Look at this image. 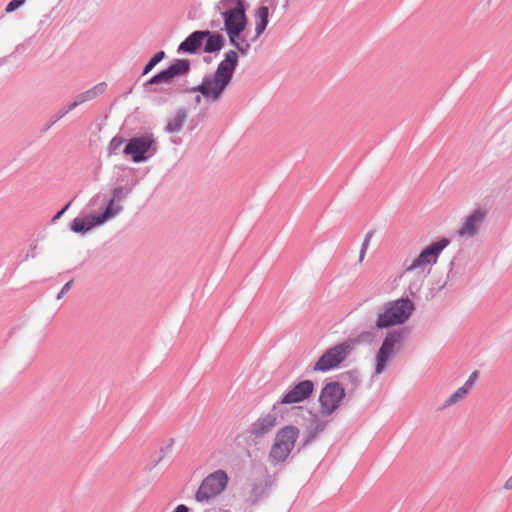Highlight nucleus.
I'll list each match as a JSON object with an SVG mask.
<instances>
[{
	"label": "nucleus",
	"instance_id": "nucleus-2",
	"mask_svg": "<svg viewBox=\"0 0 512 512\" xmlns=\"http://www.w3.org/2000/svg\"><path fill=\"white\" fill-rule=\"evenodd\" d=\"M223 6L221 16L229 42L239 53L246 55L250 50V44L242 37L247 26L244 2L243 0H225Z\"/></svg>",
	"mask_w": 512,
	"mask_h": 512
},
{
	"label": "nucleus",
	"instance_id": "nucleus-8",
	"mask_svg": "<svg viewBox=\"0 0 512 512\" xmlns=\"http://www.w3.org/2000/svg\"><path fill=\"white\" fill-rule=\"evenodd\" d=\"M404 334V329H400L389 332L385 336L382 345L376 355V374H380L385 370L389 359L395 354L396 349L400 346L401 341L404 338Z\"/></svg>",
	"mask_w": 512,
	"mask_h": 512
},
{
	"label": "nucleus",
	"instance_id": "nucleus-14",
	"mask_svg": "<svg viewBox=\"0 0 512 512\" xmlns=\"http://www.w3.org/2000/svg\"><path fill=\"white\" fill-rule=\"evenodd\" d=\"M277 425V416L274 413L266 414L255 420L249 428V433L255 438H260L271 432Z\"/></svg>",
	"mask_w": 512,
	"mask_h": 512
},
{
	"label": "nucleus",
	"instance_id": "nucleus-16",
	"mask_svg": "<svg viewBox=\"0 0 512 512\" xmlns=\"http://www.w3.org/2000/svg\"><path fill=\"white\" fill-rule=\"evenodd\" d=\"M209 35V31H195L190 34L180 45L178 51L194 54L202 46L204 39Z\"/></svg>",
	"mask_w": 512,
	"mask_h": 512
},
{
	"label": "nucleus",
	"instance_id": "nucleus-12",
	"mask_svg": "<svg viewBox=\"0 0 512 512\" xmlns=\"http://www.w3.org/2000/svg\"><path fill=\"white\" fill-rule=\"evenodd\" d=\"M314 391V383L310 380H304L296 384L281 399V404H295L309 398Z\"/></svg>",
	"mask_w": 512,
	"mask_h": 512
},
{
	"label": "nucleus",
	"instance_id": "nucleus-17",
	"mask_svg": "<svg viewBox=\"0 0 512 512\" xmlns=\"http://www.w3.org/2000/svg\"><path fill=\"white\" fill-rule=\"evenodd\" d=\"M269 19V8L260 6L255 10V38L259 37L266 29Z\"/></svg>",
	"mask_w": 512,
	"mask_h": 512
},
{
	"label": "nucleus",
	"instance_id": "nucleus-19",
	"mask_svg": "<svg viewBox=\"0 0 512 512\" xmlns=\"http://www.w3.org/2000/svg\"><path fill=\"white\" fill-rule=\"evenodd\" d=\"M470 392V382L465 383L458 388L448 399H446L444 406H451L462 401Z\"/></svg>",
	"mask_w": 512,
	"mask_h": 512
},
{
	"label": "nucleus",
	"instance_id": "nucleus-18",
	"mask_svg": "<svg viewBox=\"0 0 512 512\" xmlns=\"http://www.w3.org/2000/svg\"><path fill=\"white\" fill-rule=\"evenodd\" d=\"M206 38L205 52L213 53L222 49L224 45V38L222 35L218 33L211 34L209 32V35Z\"/></svg>",
	"mask_w": 512,
	"mask_h": 512
},
{
	"label": "nucleus",
	"instance_id": "nucleus-25",
	"mask_svg": "<svg viewBox=\"0 0 512 512\" xmlns=\"http://www.w3.org/2000/svg\"><path fill=\"white\" fill-rule=\"evenodd\" d=\"M25 2V0H12L8 3V5L6 6V12L10 13L12 11H14L15 9H17L18 7H20L21 5H23Z\"/></svg>",
	"mask_w": 512,
	"mask_h": 512
},
{
	"label": "nucleus",
	"instance_id": "nucleus-15",
	"mask_svg": "<svg viewBox=\"0 0 512 512\" xmlns=\"http://www.w3.org/2000/svg\"><path fill=\"white\" fill-rule=\"evenodd\" d=\"M105 89H106V84L105 83H99L96 86L92 87L91 89H89V90H87V91L77 95L76 98L74 99V101L71 102L67 106V108L63 109L60 112V114L58 116V119L63 117L64 115H66L67 113L72 111L73 109H75L80 104H83V103H85L87 101L95 99L97 96L102 94L105 91Z\"/></svg>",
	"mask_w": 512,
	"mask_h": 512
},
{
	"label": "nucleus",
	"instance_id": "nucleus-13",
	"mask_svg": "<svg viewBox=\"0 0 512 512\" xmlns=\"http://www.w3.org/2000/svg\"><path fill=\"white\" fill-rule=\"evenodd\" d=\"M486 217V211L483 209L474 210L464 221L462 227L459 230V235L462 237H472L474 236L482 222Z\"/></svg>",
	"mask_w": 512,
	"mask_h": 512
},
{
	"label": "nucleus",
	"instance_id": "nucleus-11",
	"mask_svg": "<svg viewBox=\"0 0 512 512\" xmlns=\"http://www.w3.org/2000/svg\"><path fill=\"white\" fill-rule=\"evenodd\" d=\"M153 143L154 140L151 136L135 137L129 140L123 152L130 156L133 162H143L147 160L146 154L150 151Z\"/></svg>",
	"mask_w": 512,
	"mask_h": 512
},
{
	"label": "nucleus",
	"instance_id": "nucleus-27",
	"mask_svg": "<svg viewBox=\"0 0 512 512\" xmlns=\"http://www.w3.org/2000/svg\"><path fill=\"white\" fill-rule=\"evenodd\" d=\"M476 378H477V374H476V372H474V373H472V374L469 376L468 380L465 382V383H469V382H470V390L472 389V387H473V385H474V382H475Z\"/></svg>",
	"mask_w": 512,
	"mask_h": 512
},
{
	"label": "nucleus",
	"instance_id": "nucleus-29",
	"mask_svg": "<svg viewBox=\"0 0 512 512\" xmlns=\"http://www.w3.org/2000/svg\"><path fill=\"white\" fill-rule=\"evenodd\" d=\"M173 512H189L188 507L181 504L178 505Z\"/></svg>",
	"mask_w": 512,
	"mask_h": 512
},
{
	"label": "nucleus",
	"instance_id": "nucleus-7",
	"mask_svg": "<svg viewBox=\"0 0 512 512\" xmlns=\"http://www.w3.org/2000/svg\"><path fill=\"white\" fill-rule=\"evenodd\" d=\"M352 340L344 341L328 349L315 363L314 370L325 372L338 367L353 349Z\"/></svg>",
	"mask_w": 512,
	"mask_h": 512
},
{
	"label": "nucleus",
	"instance_id": "nucleus-6",
	"mask_svg": "<svg viewBox=\"0 0 512 512\" xmlns=\"http://www.w3.org/2000/svg\"><path fill=\"white\" fill-rule=\"evenodd\" d=\"M121 206L116 205L115 199H111L102 214L90 215L85 218H75L71 222L70 228L75 233L87 232L95 226L102 225L108 220L115 217L120 211Z\"/></svg>",
	"mask_w": 512,
	"mask_h": 512
},
{
	"label": "nucleus",
	"instance_id": "nucleus-22",
	"mask_svg": "<svg viewBox=\"0 0 512 512\" xmlns=\"http://www.w3.org/2000/svg\"><path fill=\"white\" fill-rule=\"evenodd\" d=\"M174 78L173 73L171 72L170 68L161 71L157 75L153 76L150 80V84H159L164 82H169Z\"/></svg>",
	"mask_w": 512,
	"mask_h": 512
},
{
	"label": "nucleus",
	"instance_id": "nucleus-24",
	"mask_svg": "<svg viewBox=\"0 0 512 512\" xmlns=\"http://www.w3.org/2000/svg\"><path fill=\"white\" fill-rule=\"evenodd\" d=\"M370 238H371V234L368 233L362 243V247H361V251H360V256H359V261L362 262L364 257H365V254H366V251H367V248H368V245H369V241H370Z\"/></svg>",
	"mask_w": 512,
	"mask_h": 512
},
{
	"label": "nucleus",
	"instance_id": "nucleus-23",
	"mask_svg": "<svg viewBox=\"0 0 512 512\" xmlns=\"http://www.w3.org/2000/svg\"><path fill=\"white\" fill-rule=\"evenodd\" d=\"M164 55L165 53L163 51L156 53L145 66L143 74H147L148 72H150L153 69V67L164 58Z\"/></svg>",
	"mask_w": 512,
	"mask_h": 512
},
{
	"label": "nucleus",
	"instance_id": "nucleus-5",
	"mask_svg": "<svg viewBox=\"0 0 512 512\" xmlns=\"http://www.w3.org/2000/svg\"><path fill=\"white\" fill-rule=\"evenodd\" d=\"M228 481V474L222 469L208 474L198 487L195 499L198 502H208L226 489Z\"/></svg>",
	"mask_w": 512,
	"mask_h": 512
},
{
	"label": "nucleus",
	"instance_id": "nucleus-20",
	"mask_svg": "<svg viewBox=\"0 0 512 512\" xmlns=\"http://www.w3.org/2000/svg\"><path fill=\"white\" fill-rule=\"evenodd\" d=\"M174 77L186 74L190 69V62L185 59H179L169 66Z\"/></svg>",
	"mask_w": 512,
	"mask_h": 512
},
{
	"label": "nucleus",
	"instance_id": "nucleus-3",
	"mask_svg": "<svg viewBox=\"0 0 512 512\" xmlns=\"http://www.w3.org/2000/svg\"><path fill=\"white\" fill-rule=\"evenodd\" d=\"M414 311V304L408 298L387 302L376 319L379 329L390 328L405 323Z\"/></svg>",
	"mask_w": 512,
	"mask_h": 512
},
{
	"label": "nucleus",
	"instance_id": "nucleus-21",
	"mask_svg": "<svg viewBox=\"0 0 512 512\" xmlns=\"http://www.w3.org/2000/svg\"><path fill=\"white\" fill-rule=\"evenodd\" d=\"M186 115L183 112L177 113L167 124V130L169 132L179 131L185 121Z\"/></svg>",
	"mask_w": 512,
	"mask_h": 512
},
{
	"label": "nucleus",
	"instance_id": "nucleus-10",
	"mask_svg": "<svg viewBox=\"0 0 512 512\" xmlns=\"http://www.w3.org/2000/svg\"><path fill=\"white\" fill-rule=\"evenodd\" d=\"M448 243L449 242L446 239L432 243L430 246L424 249L420 255L415 258L409 265H406L405 270L407 272L414 270L424 272L428 266L436 263L440 252L448 245Z\"/></svg>",
	"mask_w": 512,
	"mask_h": 512
},
{
	"label": "nucleus",
	"instance_id": "nucleus-28",
	"mask_svg": "<svg viewBox=\"0 0 512 512\" xmlns=\"http://www.w3.org/2000/svg\"><path fill=\"white\" fill-rule=\"evenodd\" d=\"M503 488L505 490H511L512 489V475L506 480V482L503 485Z\"/></svg>",
	"mask_w": 512,
	"mask_h": 512
},
{
	"label": "nucleus",
	"instance_id": "nucleus-9",
	"mask_svg": "<svg viewBox=\"0 0 512 512\" xmlns=\"http://www.w3.org/2000/svg\"><path fill=\"white\" fill-rule=\"evenodd\" d=\"M344 396L345 391L339 383H328L319 396L320 413L325 416L332 414L339 407Z\"/></svg>",
	"mask_w": 512,
	"mask_h": 512
},
{
	"label": "nucleus",
	"instance_id": "nucleus-26",
	"mask_svg": "<svg viewBox=\"0 0 512 512\" xmlns=\"http://www.w3.org/2000/svg\"><path fill=\"white\" fill-rule=\"evenodd\" d=\"M72 286V281L67 282L59 292L57 299H61L65 293H67Z\"/></svg>",
	"mask_w": 512,
	"mask_h": 512
},
{
	"label": "nucleus",
	"instance_id": "nucleus-30",
	"mask_svg": "<svg viewBox=\"0 0 512 512\" xmlns=\"http://www.w3.org/2000/svg\"><path fill=\"white\" fill-rule=\"evenodd\" d=\"M70 203H68L61 211H59L54 217H53V220H57L59 219L63 214L64 212L67 210V208L69 207Z\"/></svg>",
	"mask_w": 512,
	"mask_h": 512
},
{
	"label": "nucleus",
	"instance_id": "nucleus-4",
	"mask_svg": "<svg viewBox=\"0 0 512 512\" xmlns=\"http://www.w3.org/2000/svg\"><path fill=\"white\" fill-rule=\"evenodd\" d=\"M298 435L299 430L295 426L290 425L280 429L276 433L269 458L275 463L285 461L293 450Z\"/></svg>",
	"mask_w": 512,
	"mask_h": 512
},
{
	"label": "nucleus",
	"instance_id": "nucleus-1",
	"mask_svg": "<svg viewBox=\"0 0 512 512\" xmlns=\"http://www.w3.org/2000/svg\"><path fill=\"white\" fill-rule=\"evenodd\" d=\"M238 64V54L230 50L225 58L218 64L214 74L205 76L200 85L191 89L192 92H199L206 100L218 101L229 83Z\"/></svg>",
	"mask_w": 512,
	"mask_h": 512
}]
</instances>
